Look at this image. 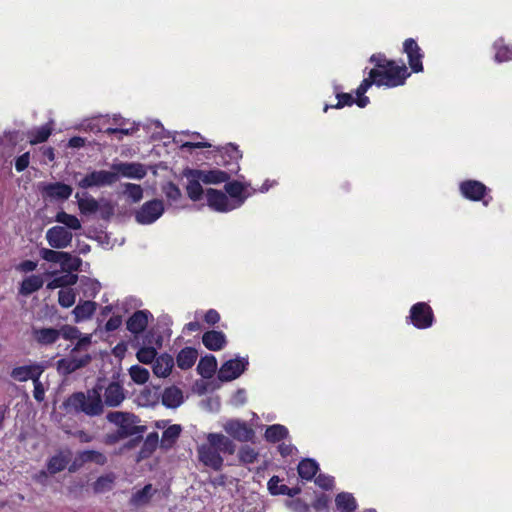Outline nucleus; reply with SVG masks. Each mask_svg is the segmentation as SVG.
I'll list each match as a JSON object with an SVG mask.
<instances>
[{
    "label": "nucleus",
    "instance_id": "nucleus-1",
    "mask_svg": "<svg viewBox=\"0 0 512 512\" xmlns=\"http://www.w3.org/2000/svg\"><path fill=\"white\" fill-rule=\"evenodd\" d=\"M103 387L96 384L86 392L77 391L70 394L63 402L67 414H84L88 417H97L104 412V403L101 396Z\"/></svg>",
    "mask_w": 512,
    "mask_h": 512
},
{
    "label": "nucleus",
    "instance_id": "nucleus-2",
    "mask_svg": "<svg viewBox=\"0 0 512 512\" xmlns=\"http://www.w3.org/2000/svg\"><path fill=\"white\" fill-rule=\"evenodd\" d=\"M108 422L116 425L118 431L125 437H131L136 434H143L147 427L143 425H136L139 418L133 413L112 411L106 415Z\"/></svg>",
    "mask_w": 512,
    "mask_h": 512
},
{
    "label": "nucleus",
    "instance_id": "nucleus-3",
    "mask_svg": "<svg viewBox=\"0 0 512 512\" xmlns=\"http://www.w3.org/2000/svg\"><path fill=\"white\" fill-rule=\"evenodd\" d=\"M377 71L378 87L385 86L389 88L398 87L405 83L410 76V72L404 63L398 65L395 61L390 62L384 69H374Z\"/></svg>",
    "mask_w": 512,
    "mask_h": 512
},
{
    "label": "nucleus",
    "instance_id": "nucleus-4",
    "mask_svg": "<svg viewBox=\"0 0 512 512\" xmlns=\"http://www.w3.org/2000/svg\"><path fill=\"white\" fill-rule=\"evenodd\" d=\"M407 322L417 329H428L435 322L433 309L426 302H417L411 306Z\"/></svg>",
    "mask_w": 512,
    "mask_h": 512
},
{
    "label": "nucleus",
    "instance_id": "nucleus-5",
    "mask_svg": "<svg viewBox=\"0 0 512 512\" xmlns=\"http://www.w3.org/2000/svg\"><path fill=\"white\" fill-rule=\"evenodd\" d=\"M459 191L461 195L470 201H482L484 206H488L492 197L487 198L490 189L478 180H464L459 184Z\"/></svg>",
    "mask_w": 512,
    "mask_h": 512
},
{
    "label": "nucleus",
    "instance_id": "nucleus-6",
    "mask_svg": "<svg viewBox=\"0 0 512 512\" xmlns=\"http://www.w3.org/2000/svg\"><path fill=\"white\" fill-rule=\"evenodd\" d=\"M118 181L117 173L106 170H94L76 182V185L82 189L92 187L110 186Z\"/></svg>",
    "mask_w": 512,
    "mask_h": 512
},
{
    "label": "nucleus",
    "instance_id": "nucleus-7",
    "mask_svg": "<svg viewBox=\"0 0 512 512\" xmlns=\"http://www.w3.org/2000/svg\"><path fill=\"white\" fill-rule=\"evenodd\" d=\"M164 213V205L161 200L153 199L145 202L135 214L139 224L148 225L154 223Z\"/></svg>",
    "mask_w": 512,
    "mask_h": 512
},
{
    "label": "nucleus",
    "instance_id": "nucleus-8",
    "mask_svg": "<svg viewBox=\"0 0 512 512\" xmlns=\"http://www.w3.org/2000/svg\"><path fill=\"white\" fill-rule=\"evenodd\" d=\"M249 365L247 358H235L222 364L218 372L220 381L228 382L238 378Z\"/></svg>",
    "mask_w": 512,
    "mask_h": 512
},
{
    "label": "nucleus",
    "instance_id": "nucleus-9",
    "mask_svg": "<svg viewBox=\"0 0 512 512\" xmlns=\"http://www.w3.org/2000/svg\"><path fill=\"white\" fill-rule=\"evenodd\" d=\"M403 52L407 55L408 64L412 72L419 73L423 71L422 60L424 58V52L418 45L415 39L407 38L403 42Z\"/></svg>",
    "mask_w": 512,
    "mask_h": 512
},
{
    "label": "nucleus",
    "instance_id": "nucleus-10",
    "mask_svg": "<svg viewBox=\"0 0 512 512\" xmlns=\"http://www.w3.org/2000/svg\"><path fill=\"white\" fill-rule=\"evenodd\" d=\"M224 430L232 438L240 442L252 441L255 437L254 430L244 421L232 419L225 423Z\"/></svg>",
    "mask_w": 512,
    "mask_h": 512
},
{
    "label": "nucleus",
    "instance_id": "nucleus-11",
    "mask_svg": "<svg viewBox=\"0 0 512 512\" xmlns=\"http://www.w3.org/2000/svg\"><path fill=\"white\" fill-rule=\"evenodd\" d=\"M73 234L63 226H53L46 232V240L54 249H64L70 246Z\"/></svg>",
    "mask_w": 512,
    "mask_h": 512
},
{
    "label": "nucleus",
    "instance_id": "nucleus-12",
    "mask_svg": "<svg viewBox=\"0 0 512 512\" xmlns=\"http://www.w3.org/2000/svg\"><path fill=\"white\" fill-rule=\"evenodd\" d=\"M187 177H195L201 179L205 184L225 183L230 179V173L219 169L201 170L190 169L185 173Z\"/></svg>",
    "mask_w": 512,
    "mask_h": 512
},
{
    "label": "nucleus",
    "instance_id": "nucleus-13",
    "mask_svg": "<svg viewBox=\"0 0 512 512\" xmlns=\"http://www.w3.org/2000/svg\"><path fill=\"white\" fill-rule=\"evenodd\" d=\"M199 460L207 467L213 470H221L223 466V458L215 445L203 444L198 448Z\"/></svg>",
    "mask_w": 512,
    "mask_h": 512
},
{
    "label": "nucleus",
    "instance_id": "nucleus-14",
    "mask_svg": "<svg viewBox=\"0 0 512 512\" xmlns=\"http://www.w3.org/2000/svg\"><path fill=\"white\" fill-rule=\"evenodd\" d=\"M208 206L217 212H228L235 209L227 194L213 188L206 191Z\"/></svg>",
    "mask_w": 512,
    "mask_h": 512
},
{
    "label": "nucleus",
    "instance_id": "nucleus-15",
    "mask_svg": "<svg viewBox=\"0 0 512 512\" xmlns=\"http://www.w3.org/2000/svg\"><path fill=\"white\" fill-rule=\"evenodd\" d=\"M33 340L41 346H49L56 343L61 337V331L53 327H35L31 329Z\"/></svg>",
    "mask_w": 512,
    "mask_h": 512
},
{
    "label": "nucleus",
    "instance_id": "nucleus-16",
    "mask_svg": "<svg viewBox=\"0 0 512 512\" xmlns=\"http://www.w3.org/2000/svg\"><path fill=\"white\" fill-rule=\"evenodd\" d=\"M91 362V356L85 354L80 358L74 357L71 353L70 357L62 358L57 361V370L64 374L69 375L80 368L87 366Z\"/></svg>",
    "mask_w": 512,
    "mask_h": 512
},
{
    "label": "nucleus",
    "instance_id": "nucleus-17",
    "mask_svg": "<svg viewBox=\"0 0 512 512\" xmlns=\"http://www.w3.org/2000/svg\"><path fill=\"white\" fill-rule=\"evenodd\" d=\"M44 372V366L39 363L18 366L12 369L10 376L19 382H25L31 379H36V377H41Z\"/></svg>",
    "mask_w": 512,
    "mask_h": 512
},
{
    "label": "nucleus",
    "instance_id": "nucleus-18",
    "mask_svg": "<svg viewBox=\"0 0 512 512\" xmlns=\"http://www.w3.org/2000/svg\"><path fill=\"white\" fill-rule=\"evenodd\" d=\"M377 76H379L377 71L371 69L369 71L368 77L364 78L362 80V82L360 83V85L357 87L355 94H356V105L358 107L364 108L370 103L369 97H367L365 95V93L369 90V88L372 85L378 86Z\"/></svg>",
    "mask_w": 512,
    "mask_h": 512
},
{
    "label": "nucleus",
    "instance_id": "nucleus-19",
    "mask_svg": "<svg viewBox=\"0 0 512 512\" xmlns=\"http://www.w3.org/2000/svg\"><path fill=\"white\" fill-rule=\"evenodd\" d=\"M104 406L118 407L125 399V390L119 382H110L104 389Z\"/></svg>",
    "mask_w": 512,
    "mask_h": 512
},
{
    "label": "nucleus",
    "instance_id": "nucleus-20",
    "mask_svg": "<svg viewBox=\"0 0 512 512\" xmlns=\"http://www.w3.org/2000/svg\"><path fill=\"white\" fill-rule=\"evenodd\" d=\"M149 317L152 314L148 310L135 311L126 321L127 330L135 335L142 333L148 326Z\"/></svg>",
    "mask_w": 512,
    "mask_h": 512
},
{
    "label": "nucleus",
    "instance_id": "nucleus-21",
    "mask_svg": "<svg viewBox=\"0 0 512 512\" xmlns=\"http://www.w3.org/2000/svg\"><path fill=\"white\" fill-rule=\"evenodd\" d=\"M112 172L127 178L142 179L146 172L140 163H114L112 165Z\"/></svg>",
    "mask_w": 512,
    "mask_h": 512
},
{
    "label": "nucleus",
    "instance_id": "nucleus-22",
    "mask_svg": "<svg viewBox=\"0 0 512 512\" xmlns=\"http://www.w3.org/2000/svg\"><path fill=\"white\" fill-rule=\"evenodd\" d=\"M72 192V187L62 182L48 183L42 188L44 196L57 200H67Z\"/></svg>",
    "mask_w": 512,
    "mask_h": 512
},
{
    "label": "nucleus",
    "instance_id": "nucleus-23",
    "mask_svg": "<svg viewBox=\"0 0 512 512\" xmlns=\"http://www.w3.org/2000/svg\"><path fill=\"white\" fill-rule=\"evenodd\" d=\"M224 188L226 193L231 197L232 200L230 201L233 203V206H235V209L242 206L250 195L245 194V185L237 180L225 182Z\"/></svg>",
    "mask_w": 512,
    "mask_h": 512
},
{
    "label": "nucleus",
    "instance_id": "nucleus-24",
    "mask_svg": "<svg viewBox=\"0 0 512 512\" xmlns=\"http://www.w3.org/2000/svg\"><path fill=\"white\" fill-rule=\"evenodd\" d=\"M202 343L208 350L219 351L226 346L227 340L222 331L210 330L203 334Z\"/></svg>",
    "mask_w": 512,
    "mask_h": 512
},
{
    "label": "nucleus",
    "instance_id": "nucleus-25",
    "mask_svg": "<svg viewBox=\"0 0 512 512\" xmlns=\"http://www.w3.org/2000/svg\"><path fill=\"white\" fill-rule=\"evenodd\" d=\"M174 366V359L168 353H163L156 357L153 362V373L157 377L165 378L170 375Z\"/></svg>",
    "mask_w": 512,
    "mask_h": 512
},
{
    "label": "nucleus",
    "instance_id": "nucleus-26",
    "mask_svg": "<svg viewBox=\"0 0 512 512\" xmlns=\"http://www.w3.org/2000/svg\"><path fill=\"white\" fill-rule=\"evenodd\" d=\"M207 440L210 444L215 445L219 453L223 452L226 454H234L235 444L231 439L219 433H210L207 436Z\"/></svg>",
    "mask_w": 512,
    "mask_h": 512
},
{
    "label": "nucleus",
    "instance_id": "nucleus-27",
    "mask_svg": "<svg viewBox=\"0 0 512 512\" xmlns=\"http://www.w3.org/2000/svg\"><path fill=\"white\" fill-rule=\"evenodd\" d=\"M198 351L193 347H184L176 356V364L182 370L192 368L197 360Z\"/></svg>",
    "mask_w": 512,
    "mask_h": 512
},
{
    "label": "nucleus",
    "instance_id": "nucleus-28",
    "mask_svg": "<svg viewBox=\"0 0 512 512\" xmlns=\"http://www.w3.org/2000/svg\"><path fill=\"white\" fill-rule=\"evenodd\" d=\"M44 280L41 275H30L23 279L19 286V294L29 296L43 287Z\"/></svg>",
    "mask_w": 512,
    "mask_h": 512
},
{
    "label": "nucleus",
    "instance_id": "nucleus-29",
    "mask_svg": "<svg viewBox=\"0 0 512 512\" xmlns=\"http://www.w3.org/2000/svg\"><path fill=\"white\" fill-rule=\"evenodd\" d=\"M181 432L182 427L179 424H173L167 427L162 433L160 447L164 450H170L173 448L180 437Z\"/></svg>",
    "mask_w": 512,
    "mask_h": 512
},
{
    "label": "nucleus",
    "instance_id": "nucleus-30",
    "mask_svg": "<svg viewBox=\"0 0 512 512\" xmlns=\"http://www.w3.org/2000/svg\"><path fill=\"white\" fill-rule=\"evenodd\" d=\"M297 471L301 479L311 481L319 471V464L314 459L305 458L298 463Z\"/></svg>",
    "mask_w": 512,
    "mask_h": 512
},
{
    "label": "nucleus",
    "instance_id": "nucleus-31",
    "mask_svg": "<svg viewBox=\"0 0 512 512\" xmlns=\"http://www.w3.org/2000/svg\"><path fill=\"white\" fill-rule=\"evenodd\" d=\"M183 402L182 391L175 387H167L162 394V404L167 408H177Z\"/></svg>",
    "mask_w": 512,
    "mask_h": 512
},
{
    "label": "nucleus",
    "instance_id": "nucleus-32",
    "mask_svg": "<svg viewBox=\"0 0 512 512\" xmlns=\"http://www.w3.org/2000/svg\"><path fill=\"white\" fill-rule=\"evenodd\" d=\"M217 369L216 357L212 354L202 357L197 365V372L203 378H211Z\"/></svg>",
    "mask_w": 512,
    "mask_h": 512
},
{
    "label": "nucleus",
    "instance_id": "nucleus-33",
    "mask_svg": "<svg viewBox=\"0 0 512 512\" xmlns=\"http://www.w3.org/2000/svg\"><path fill=\"white\" fill-rule=\"evenodd\" d=\"M96 308L97 303L94 301L87 300L78 303L73 310L75 321L80 322L91 318Z\"/></svg>",
    "mask_w": 512,
    "mask_h": 512
},
{
    "label": "nucleus",
    "instance_id": "nucleus-34",
    "mask_svg": "<svg viewBox=\"0 0 512 512\" xmlns=\"http://www.w3.org/2000/svg\"><path fill=\"white\" fill-rule=\"evenodd\" d=\"M335 504L340 512H354L358 507L355 497L349 492L338 493L335 497Z\"/></svg>",
    "mask_w": 512,
    "mask_h": 512
},
{
    "label": "nucleus",
    "instance_id": "nucleus-35",
    "mask_svg": "<svg viewBox=\"0 0 512 512\" xmlns=\"http://www.w3.org/2000/svg\"><path fill=\"white\" fill-rule=\"evenodd\" d=\"M493 49L495 50L494 59L496 62L502 63L512 60V45H508L504 38H498L493 43Z\"/></svg>",
    "mask_w": 512,
    "mask_h": 512
},
{
    "label": "nucleus",
    "instance_id": "nucleus-36",
    "mask_svg": "<svg viewBox=\"0 0 512 512\" xmlns=\"http://www.w3.org/2000/svg\"><path fill=\"white\" fill-rule=\"evenodd\" d=\"M40 256L47 262L60 263V265H66L65 261L71 260V254L63 251H56L53 249L42 248L40 250Z\"/></svg>",
    "mask_w": 512,
    "mask_h": 512
},
{
    "label": "nucleus",
    "instance_id": "nucleus-37",
    "mask_svg": "<svg viewBox=\"0 0 512 512\" xmlns=\"http://www.w3.org/2000/svg\"><path fill=\"white\" fill-rule=\"evenodd\" d=\"M84 195L85 197H80L79 193L75 194L80 212L82 214H93L97 212L99 209L98 201L92 196H88L87 193H84Z\"/></svg>",
    "mask_w": 512,
    "mask_h": 512
},
{
    "label": "nucleus",
    "instance_id": "nucleus-38",
    "mask_svg": "<svg viewBox=\"0 0 512 512\" xmlns=\"http://www.w3.org/2000/svg\"><path fill=\"white\" fill-rule=\"evenodd\" d=\"M289 434L288 429L281 424H273L267 427L265 431V439L271 443H277L287 438Z\"/></svg>",
    "mask_w": 512,
    "mask_h": 512
},
{
    "label": "nucleus",
    "instance_id": "nucleus-39",
    "mask_svg": "<svg viewBox=\"0 0 512 512\" xmlns=\"http://www.w3.org/2000/svg\"><path fill=\"white\" fill-rule=\"evenodd\" d=\"M158 443H159L158 433L157 432L149 433L146 436L144 443L141 447V450L139 452V458L145 459V458L150 457L157 449Z\"/></svg>",
    "mask_w": 512,
    "mask_h": 512
},
{
    "label": "nucleus",
    "instance_id": "nucleus-40",
    "mask_svg": "<svg viewBox=\"0 0 512 512\" xmlns=\"http://www.w3.org/2000/svg\"><path fill=\"white\" fill-rule=\"evenodd\" d=\"M52 134V127L48 124L35 128L28 132V139L31 145L43 143L48 140Z\"/></svg>",
    "mask_w": 512,
    "mask_h": 512
},
{
    "label": "nucleus",
    "instance_id": "nucleus-41",
    "mask_svg": "<svg viewBox=\"0 0 512 512\" xmlns=\"http://www.w3.org/2000/svg\"><path fill=\"white\" fill-rule=\"evenodd\" d=\"M152 485L147 484L142 489L132 494L130 503L134 506H143L150 502L153 492Z\"/></svg>",
    "mask_w": 512,
    "mask_h": 512
},
{
    "label": "nucleus",
    "instance_id": "nucleus-42",
    "mask_svg": "<svg viewBox=\"0 0 512 512\" xmlns=\"http://www.w3.org/2000/svg\"><path fill=\"white\" fill-rule=\"evenodd\" d=\"M337 103L334 105L325 104L323 111L326 113L329 109H342L346 106H352L356 104V98L350 93L337 92L335 91Z\"/></svg>",
    "mask_w": 512,
    "mask_h": 512
},
{
    "label": "nucleus",
    "instance_id": "nucleus-43",
    "mask_svg": "<svg viewBox=\"0 0 512 512\" xmlns=\"http://www.w3.org/2000/svg\"><path fill=\"white\" fill-rule=\"evenodd\" d=\"M68 462L69 459L62 453L56 454L48 460L47 470L50 474L54 475L63 471L66 468Z\"/></svg>",
    "mask_w": 512,
    "mask_h": 512
},
{
    "label": "nucleus",
    "instance_id": "nucleus-44",
    "mask_svg": "<svg viewBox=\"0 0 512 512\" xmlns=\"http://www.w3.org/2000/svg\"><path fill=\"white\" fill-rule=\"evenodd\" d=\"M80 459L84 463L93 462L99 466H104L108 461L104 453L96 450H84L80 452Z\"/></svg>",
    "mask_w": 512,
    "mask_h": 512
},
{
    "label": "nucleus",
    "instance_id": "nucleus-45",
    "mask_svg": "<svg viewBox=\"0 0 512 512\" xmlns=\"http://www.w3.org/2000/svg\"><path fill=\"white\" fill-rule=\"evenodd\" d=\"M200 180L201 179L191 177L186 186L187 196L194 202L201 200L204 193L199 182Z\"/></svg>",
    "mask_w": 512,
    "mask_h": 512
},
{
    "label": "nucleus",
    "instance_id": "nucleus-46",
    "mask_svg": "<svg viewBox=\"0 0 512 512\" xmlns=\"http://www.w3.org/2000/svg\"><path fill=\"white\" fill-rule=\"evenodd\" d=\"M55 220L59 223L64 224L69 229H72V230L81 229L80 220L75 215L68 214L65 211L58 212L56 214Z\"/></svg>",
    "mask_w": 512,
    "mask_h": 512
},
{
    "label": "nucleus",
    "instance_id": "nucleus-47",
    "mask_svg": "<svg viewBox=\"0 0 512 512\" xmlns=\"http://www.w3.org/2000/svg\"><path fill=\"white\" fill-rule=\"evenodd\" d=\"M129 375L132 381L136 384L142 385L145 384L149 380V371L139 365H133L129 369Z\"/></svg>",
    "mask_w": 512,
    "mask_h": 512
},
{
    "label": "nucleus",
    "instance_id": "nucleus-48",
    "mask_svg": "<svg viewBox=\"0 0 512 512\" xmlns=\"http://www.w3.org/2000/svg\"><path fill=\"white\" fill-rule=\"evenodd\" d=\"M115 476L113 473L100 476L94 483H93V490L95 493H103L105 491L111 490L112 485L114 483Z\"/></svg>",
    "mask_w": 512,
    "mask_h": 512
},
{
    "label": "nucleus",
    "instance_id": "nucleus-49",
    "mask_svg": "<svg viewBox=\"0 0 512 512\" xmlns=\"http://www.w3.org/2000/svg\"><path fill=\"white\" fill-rule=\"evenodd\" d=\"M258 456L259 453L249 445L242 446L238 451L239 461L243 464H253Z\"/></svg>",
    "mask_w": 512,
    "mask_h": 512
},
{
    "label": "nucleus",
    "instance_id": "nucleus-50",
    "mask_svg": "<svg viewBox=\"0 0 512 512\" xmlns=\"http://www.w3.org/2000/svg\"><path fill=\"white\" fill-rule=\"evenodd\" d=\"M139 362L143 364H151L157 357V351L154 347H141L136 354Z\"/></svg>",
    "mask_w": 512,
    "mask_h": 512
},
{
    "label": "nucleus",
    "instance_id": "nucleus-51",
    "mask_svg": "<svg viewBox=\"0 0 512 512\" xmlns=\"http://www.w3.org/2000/svg\"><path fill=\"white\" fill-rule=\"evenodd\" d=\"M162 192L166 198L171 202H177L180 200L182 193L179 187L173 182H167L162 186Z\"/></svg>",
    "mask_w": 512,
    "mask_h": 512
},
{
    "label": "nucleus",
    "instance_id": "nucleus-52",
    "mask_svg": "<svg viewBox=\"0 0 512 512\" xmlns=\"http://www.w3.org/2000/svg\"><path fill=\"white\" fill-rule=\"evenodd\" d=\"M76 300L75 293L69 290H60L58 293V303L63 308H69L74 305Z\"/></svg>",
    "mask_w": 512,
    "mask_h": 512
},
{
    "label": "nucleus",
    "instance_id": "nucleus-53",
    "mask_svg": "<svg viewBox=\"0 0 512 512\" xmlns=\"http://www.w3.org/2000/svg\"><path fill=\"white\" fill-rule=\"evenodd\" d=\"M76 281H77L76 275L60 276V277L54 278L51 282H49L47 287L49 289L64 287L66 285H73L76 283Z\"/></svg>",
    "mask_w": 512,
    "mask_h": 512
},
{
    "label": "nucleus",
    "instance_id": "nucleus-54",
    "mask_svg": "<svg viewBox=\"0 0 512 512\" xmlns=\"http://www.w3.org/2000/svg\"><path fill=\"white\" fill-rule=\"evenodd\" d=\"M125 192L134 203L139 202L143 197V189L138 184H125Z\"/></svg>",
    "mask_w": 512,
    "mask_h": 512
},
{
    "label": "nucleus",
    "instance_id": "nucleus-55",
    "mask_svg": "<svg viewBox=\"0 0 512 512\" xmlns=\"http://www.w3.org/2000/svg\"><path fill=\"white\" fill-rule=\"evenodd\" d=\"M281 480L278 476H272L268 481V490L272 495H283V492H280L282 488L287 487L285 484H280Z\"/></svg>",
    "mask_w": 512,
    "mask_h": 512
},
{
    "label": "nucleus",
    "instance_id": "nucleus-56",
    "mask_svg": "<svg viewBox=\"0 0 512 512\" xmlns=\"http://www.w3.org/2000/svg\"><path fill=\"white\" fill-rule=\"evenodd\" d=\"M58 331H61V336L66 340L78 339L80 336L78 328L70 325H63Z\"/></svg>",
    "mask_w": 512,
    "mask_h": 512
},
{
    "label": "nucleus",
    "instance_id": "nucleus-57",
    "mask_svg": "<svg viewBox=\"0 0 512 512\" xmlns=\"http://www.w3.org/2000/svg\"><path fill=\"white\" fill-rule=\"evenodd\" d=\"M315 484L324 490H331L334 486V478L329 475L319 474L315 478Z\"/></svg>",
    "mask_w": 512,
    "mask_h": 512
},
{
    "label": "nucleus",
    "instance_id": "nucleus-58",
    "mask_svg": "<svg viewBox=\"0 0 512 512\" xmlns=\"http://www.w3.org/2000/svg\"><path fill=\"white\" fill-rule=\"evenodd\" d=\"M32 382L34 385L33 396L37 402H42L45 398V389L40 381V377H36Z\"/></svg>",
    "mask_w": 512,
    "mask_h": 512
},
{
    "label": "nucleus",
    "instance_id": "nucleus-59",
    "mask_svg": "<svg viewBox=\"0 0 512 512\" xmlns=\"http://www.w3.org/2000/svg\"><path fill=\"white\" fill-rule=\"evenodd\" d=\"M392 61L393 60L387 59L386 56L381 53L373 54L370 57V62L374 63V65H375L374 69H384Z\"/></svg>",
    "mask_w": 512,
    "mask_h": 512
},
{
    "label": "nucleus",
    "instance_id": "nucleus-60",
    "mask_svg": "<svg viewBox=\"0 0 512 512\" xmlns=\"http://www.w3.org/2000/svg\"><path fill=\"white\" fill-rule=\"evenodd\" d=\"M30 162V154L29 152H26L20 156H18L15 160V169L17 172L24 171Z\"/></svg>",
    "mask_w": 512,
    "mask_h": 512
},
{
    "label": "nucleus",
    "instance_id": "nucleus-61",
    "mask_svg": "<svg viewBox=\"0 0 512 512\" xmlns=\"http://www.w3.org/2000/svg\"><path fill=\"white\" fill-rule=\"evenodd\" d=\"M16 270L22 273H29L37 268V262L32 260H24L16 265Z\"/></svg>",
    "mask_w": 512,
    "mask_h": 512
},
{
    "label": "nucleus",
    "instance_id": "nucleus-62",
    "mask_svg": "<svg viewBox=\"0 0 512 512\" xmlns=\"http://www.w3.org/2000/svg\"><path fill=\"white\" fill-rule=\"evenodd\" d=\"M122 324V317L120 315L112 316L108 319L105 324V330L112 332L117 330Z\"/></svg>",
    "mask_w": 512,
    "mask_h": 512
},
{
    "label": "nucleus",
    "instance_id": "nucleus-63",
    "mask_svg": "<svg viewBox=\"0 0 512 512\" xmlns=\"http://www.w3.org/2000/svg\"><path fill=\"white\" fill-rule=\"evenodd\" d=\"M204 321L208 325H215L220 321V314L215 309H209L204 315Z\"/></svg>",
    "mask_w": 512,
    "mask_h": 512
},
{
    "label": "nucleus",
    "instance_id": "nucleus-64",
    "mask_svg": "<svg viewBox=\"0 0 512 512\" xmlns=\"http://www.w3.org/2000/svg\"><path fill=\"white\" fill-rule=\"evenodd\" d=\"M123 439H125V437L118 430H116L112 433L106 434L104 437V442L107 445H114Z\"/></svg>",
    "mask_w": 512,
    "mask_h": 512
}]
</instances>
